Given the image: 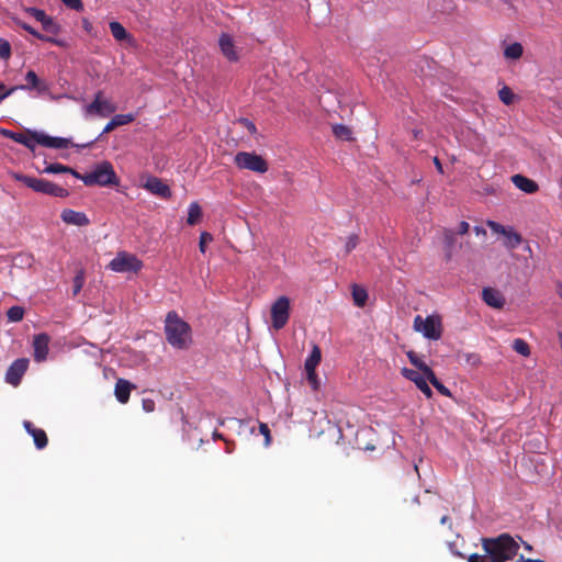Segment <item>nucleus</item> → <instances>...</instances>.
<instances>
[{"label":"nucleus","instance_id":"obj_1","mask_svg":"<svg viewBox=\"0 0 562 562\" xmlns=\"http://www.w3.org/2000/svg\"><path fill=\"white\" fill-rule=\"evenodd\" d=\"M482 547L490 562H506L513 560L519 549V543L509 535L496 538H483Z\"/></svg>","mask_w":562,"mask_h":562},{"label":"nucleus","instance_id":"obj_2","mask_svg":"<svg viewBox=\"0 0 562 562\" xmlns=\"http://www.w3.org/2000/svg\"><path fill=\"white\" fill-rule=\"evenodd\" d=\"M165 333L167 341L177 349H187L191 344V328L176 312L166 316Z\"/></svg>","mask_w":562,"mask_h":562},{"label":"nucleus","instance_id":"obj_3","mask_svg":"<svg viewBox=\"0 0 562 562\" xmlns=\"http://www.w3.org/2000/svg\"><path fill=\"white\" fill-rule=\"evenodd\" d=\"M74 177L81 180L86 186L109 187L119 183L115 170L110 161L97 164L89 172L81 175L74 172Z\"/></svg>","mask_w":562,"mask_h":562},{"label":"nucleus","instance_id":"obj_4","mask_svg":"<svg viewBox=\"0 0 562 562\" xmlns=\"http://www.w3.org/2000/svg\"><path fill=\"white\" fill-rule=\"evenodd\" d=\"M16 181L24 183L35 192L45 193L52 196L66 198L69 195L67 189L59 187L48 180L33 178L21 173H13L12 176Z\"/></svg>","mask_w":562,"mask_h":562},{"label":"nucleus","instance_id":"obj_5","mask_svg":"<svg viewBox=\"0 0 562 562\" xmlns=\"http://www.w3.org/2000/svg\"><path fill=\"white\" fill-rule=\"evenodd\" d=\"M116 105L106 98H103V92L98 91L91 103L82 108L83 116L89 119L91 116L108 117L116 111Z\"/></svg>","mask_w":562,"mask_h":562},{"label":"nucleus","instance_id":"obj_6","mask_svg":"<svg viewBox=\"0 0 562 562\" xmlns=\"http://www.w3.org/2000/svg\"><path fill=\"white\" fill-rule=\"evenodd\" d=\"M109 268L119 273L138 272L143 268V262L133 254L120 251L110 261Z\"/></svg>","mask_w":562,"mask_h":562},{"label":"nucleus","instance_id":"obj_7","mask_svg":"<svg viewBox=\"0 0 562 562\" xmlns=\"http://www.w3.org/2000/svg\"><path fill=\"white\" fill-rule=\"evenodd\" d=\"M234 162L240 169L250 170L257 173H265L268 170L267 161L256 153L239 151L235 155Z\"/></svg>","mask_w":562,"mask_h":562},{"label":"nucleus","instance_id":"obj_8","mask_svg":"<svg viewBox=\"0 0 562 562\" xmlns=\"http://www.w3.org/2000/svg\"><path fill=\"white\" fill-rule=\"evenodd\" d=\"M414 328L431 340H438L441 337V322L438 316L423 318L420 315H417L414 319Z\"/></svg>","mask_w":562,"mask_h":562},{"label":"nucleus","instance_id":"obj_9","mask_svg":"<svg viewBox=\"0 0 562 562\" xmlns=\"http://www.w3.org/2000/svg\"><path fill=\"white\" fill-rule=\"evenodd\" d=\"M271 327L276 330L282 329L290 317V300L282 295L271 305Z\"/></svg>","mask_w":562,"mask_h":562},{"label":"nucleus","instance_id":"obj_10","mask_svg":"<svg viewBox=\"0 0 562 562\" xmlns=\"http://www.w3.org/2000/svg\"><path fill=\"white\" fill-rule=\"evenodd\" d=\"M486 225L493 233L503 237V245L507 249H515L522 241L521 235L517 233L513 226H504L492 220H488Z\"/></svg>","mask_w":562,"mask_h":562},{"label":"nucleus","instance_id":"obj_11","mask_svg":"<svg viewBox=\"0 0 562 562\" xmlns=\"http://www.w3.org/2000/svg\"><path fill=\"white\" fill-rule=\"evenodd\" d=\"M29 367V359L20 358L12 362L5 373V382L18 386L21 382L23 374L26 372Z\"/></svg>","mask_w":562,"mask_h":562},{"label":"nucleus","instance_id":"obj_12","mask_svg":"<svg viewBox=\"0 0 562 562\" xmlns=\"http://www.w3.org/2000/svg\"><path fill=\"white\" fill-rule=\"evenodd\" d=\"M401 372L404 378L414 382L415 385L427 398H430L432 396V391L428 385L429 381L424 373L408 368H403Z\"/></svg>","mask_w":562,"mask_h":562},{"label":"nucleus","instance_id":"obj_13","mask_svg":"<svg viewBox=\"0 0 562 562\" xmlns=\"http://www.w3.org/2000/svg\"><path fill=\"white\" fill-rule=\"evenodd\" d=\"M49 341L50 338L45 333L37 334L33 337V357L36 362L41 363L47 359Z\"/></svg>","mask_w":562,"mask_h":562},{"label":"nucleus","instance_id":"obj_14","mask_svg":"<svg viewBox=\"0 0 562 562\" xmlns=\"http://www.w3.org/2000/svg\"><path fill=\"white\" fill-rule=\"evenodd\" d=\"M32 136L36 144L48 148H68L70 145V140L68 138L54 137L37 131L32 132Z\"/></svg>","mask_w":562,"mask_h":562},{"label":"nucleus","instance_id":"obj_15","mask_svg":"<svg viewBox=\"0 0 562 562\" xmlns=\"http://www.w3.org/2000/svg\"><path fill=\"white\" fill-rule=\"evenodd\" d=\"M144 189L149 191L151 194H155L157 196L168 199L171 196V190L170 188L165 184L159 178L157 177H148L146 179V182L143 184Z\"/></svg>","mask_w":562,"mask_h":562},{"label":"nucleus","instance_id":"obj_16","mask_svg":"<svg viewBox=\"0 0 562 562\" xmlns=\"http://www.w3.org/2000/svg\"><path fill=\"white\" fill-rule=\"evenodd\" d=\"M60 217L66 224L79 227L87 226L90 223L88 216L83 212H78L71 209H65L61 212Z\"/></svg>","mask_w":562,"mask_h":562},{"label":"nucleus","instance_id":"obj_17","mask_svg":"<svg viewBox=\"0 0 562 562\" xmlns=\"http://www.w3.org/2000/svg\"><path fill=\"white\" fill-rule=\"evenodd\" d=\"M33 131H29V135L22 133H15L10 130L0 128V134L13 139L14 142L24 145L26 148L34 150L36 142L32 136Z\"/></svg>","mask_w":562,"mask_h":562},{"label":"nucleus","instance_id":"obj_18","mask_svg":"<svg viewBox=\"0 0 562 562\" xmlns=\"http://www.w3.org/2000/svg\"><path fill=\"white\" fill-rule=\"evenodd\" d=\"M482 299L488 306L494 308H502L505 304L502 293L493 288H484Z\"/></svg>","mask_w":562,"mask_h":562},{"label":"nucleus","instance_id":"obj_19","mask_svg":"<svg viewBox=\"0 0 562 562\" xmlns=\"http://www.w3.org/2000/svg\"><path fill=\"white\" fill-rule=\"evenodd\" d=\"M220 48L223 55L231 61L238 59L237 52L235 49L234 42L228 34H222L218 41Z\"/></svg>","mask_w":562,"mask_h":562},{"label":"nucleus","instance_id":"obj_20","mask_svg":"<svg viewBox=\"0 0 562 562\" xmlns=\"http://www.w3.org/2000/svg\"><path fill=\"white\" fill-rule=\"evenodd\" d=\"M23 425L25 430L33 437L37 449H43L47 446V436L43 429L35 428L29 420H25Z\"/></svg>","mask_w":562,"mask_h":562},{"label":"nucleus","instance_id":"obj_21","mask_svg":"<svg viewBox=\"0 0 562 562\" xmlns=\"http://www.w3.org/2000/svg\"><path fill=\"white\" fill-rule=\"evenodd\" d=\"M512 181L519 190L528 194L537 192L539 188L533 180L521 175L513 176Z\"/></svg>","mask_w":562,"mask_h":562},{"label":"nucleus","instance_id":"obj_22","mask_svg":"<svg viewBox=\"0 0 562 562\" xmlns=\"http://www.w3.org/2000/svg\"><path fill=\"white\" fill-rule=\"evenodd\" d=\"M134 120H135V116H134V114H131V113H128V114H116L104 126L101 135L108 134V133L112 132L114 128H116L117 126H122V125L128 124V123L133 122Z\"/></svg>","mask_w":562,"mask_h":562},{"label":"nucleus","instance_id":"obj_23","mask_svg":"<svg viewBox=\"0 0 562 562\" xmlns=\"http://www.w3.org/2000/svg\"><path fill=\"white\" fill-rule=\"evenodd\" d=\"M109 26H110L113 37L117 42L125 41L128 44L134 43L133 36L125 30V27L120 22L112 21V22H110Z\"/></svg>","mask_w":562,"mask_h":562},{"label":"nucleus","instance_id":"obj_24","mask_svg":"<svg viewBox=\"0 0 562 562\" xmlns=\"http://www.w3.org/2000/svg\"><path fill=\"white\" fill-rule=\"evenodd\" d=\"M133 385L124 379H119L115 384V396L120 403H126L130 398Z\"/></svg>","mask_w":562,"mask_h":562},{"label":"nucleus","instance_id":"obj_25","mask_svg":"<svg viewBox=\"0 0 562 562\" xmlns=\"http://www.w3.org/2000/svg\"><path fill=\"white\" fill-rule=\"evenodd\" d=\"M322 359L321 349L318 346L314 345L312 348V351L304 363L305 372H310L311 374H314V371H316L317 366L319 364Z\"/></svg>","mask_w":562,"mask_h":562},{"label":"nucleus","instance_id":"obj_26","mask_svg":"<svg viewBox=\"0 0 562 562\" xmlns=\"http://www.w3.org/2000/svg\"><path fill=\"white\" fill-rule=\"evenodd\" d=\"M407 357L411 363L418 369L419 372L424 373L426 376L429 375L432 370L428 367L425 361H423L414 351H408Z\"/></svg>","mask_w":562,"mask_h":562},{"label":"nucleus","instance_id":"obj_27","mask_svg":"<svg viewBox=\"0 0 562 562\" xmlns=\"http://www.w3.org/2000/svg\"><path fill=\"white\" fill-rule=\"evenodd\" d=\"M352 299L357 306L362 307L368 300V292L364 288L357 284L352 285Z\"/></svg>","mask_w":562,"mask_h":562},{"label":"nucleus","instance_id":"obj_28","mask_svg":"<svg viewBox=\"0 0 562 562\" xmlns=\"http://www.w3.org/2000/svg\"><path fill=\"white\" fill-rule=\"evenodd\" d=\"M202 217V210L196 202H192L189 205L187 223L189 225H195Z\"/></svg>","mask_w":562,"mask_h":562},{"label":"nucleus","instance_id":"obj_29","mask_svg":"<svg viewBox=\"0 0 562 562\" xmlns=\"http://www.w3.org/2000/svg\"><path fill=\"white\" fill-rule=\"evenodd\" d=\"M524 53V48L520 43H513L504 49V56L507 59H519Z\"/></svg>","mask_w":562,"mask_h":562},{"label":"nucleus","instance_id":"obj_30","mask_svg":"<svg viewBox=\"0 0 562 562\" xmlns=\"http://www.w3.org/2000/svg\"><path fill=\"white\" fill-rule=\"evenodd\" d=\"M333 133L334 135L342 140H350L352 138V132L351 130L342 124H336L333 126Z\"/></svg>","mask_w":562,"mask_h":562},{"label":"nucleus","instance_id":"obj_31","mask_svg":"<svg viewBox=\"0 0 562 562\" xmlns=\"http://www.w3.org/2000/svg\"><path fill=\"white\" fill-rule=\"evenodd\" d=\"M43 172L45 173H61V172H66V173H70L74 176V172H77L75 169L70 168V167H67V166H64L61 164H50V165H47L45 167V169L43 170Z\"/></svg>","mask_w":562,"mask_h":562},{"label":"nucleus","instance_id":"obj_32","mask_svg":"<svg viewBox=\"0 0 562 562\" xmlns=\"http://www.w3.org/2000/svg\"><path fill=\"white\" fill-rule=\"evenodd\" d=\"M513 349L524 357H528L530 355L529 345L521 338H517L513 341Z\"/></svg>","mask_w":562,"mask_h":562},{"label":"nucleus","instance_id":"obj_33","mask_svg":"<svg viewBox=\"0 0 562 562\" xmlns=\"http://www.w3.org/2000/svg\"><path fill=\"white\" fill-rule=\"evenodd\" d=\"M428 381L432 384V386L442 395L450 396L451 393L448 387H446L435 375L434 371L427 375Z\"/></svg>","mask_w":562,"mask_h":562},{"label":"nucleus","instance_id":"obj_34","mask_svg":"<svg viewBox=\"0 0 562 562\" xmlns=\"http://www.w3.org/2000/svg\"><path fill=\"white\" fill-rule=\"evenodd\" d=\"M10 322H20L24 316V310L21 306H12L7 312Z\"/></svg>","mask_w":562,"mask_h":562},{"label":"nucleus","instance_id":"obj_35","mask_svg":"<svg viewBox=\"0 0 562 562\" xmlns=\"http://www.w3.org/2000/svg\"><path fill=\"white\" fill-rule=\"evenodd\" d=\"M41 24L47 33L57 34L59 32V25L48 15Z\"/></svg>","mask_w":562,"mask_h":562},{"label":"nucleus","instance_id":"obj_36","mask_svg":"<svg viewBox=\"0 0 562 562\" xmlns=\"http://www.w3.org/2000/svg\"><path fill=\"white\" fill-rule=\"evenodd\" d=\"M25 80L27 81V85L24 86L26 87L25 89H34L38 86L40 82L37 75L33 70H29L26 72Z\"/></svg>","mask_w":562,"mask_h":562},{"label":"nucleus","instance_id":"obj_37","mask_svg":"<svg viewBox=\"0 0 562 562\" xmlns=\"http://www.w3.org/2000/svg\"><path fill=\"white\" fill-rule=\"evenodd\" d=\"M498 95L502 102L505 104H510L513 102L514 93L508 87L502 88L498 92Z\"/></svg>","mask_w":562,"mask_h":562},{"label":"nucleus","instance_id":"obj_38","mask_svg":"<svg viewBox=\"0 0 562 562\" xmlns=\"http://www.w3.org/2000/svg\"><path fill=\"white\" fill-rule=\"evenodd\" d=\"M83 283H85V276H83V272L80 271L74 278V290H72L74 295H77L81 291Z\"/></svg>","mask_w":562,"mask_h":562},{"label":"nucleus","instance_id":"obj_39","mask_svg":"<svg viewBox=\"0 0 562 562\" xmlns=\"http://www.w3.org/2000/svg\"><path fill=\"white\" fill-rule=\"evenodd\" d=\"M358 245V236L357 235H350L345 244L344 254L348 255L350 254Z\"/></svg>","mask_w":562,"mask_h":562},{"label":"nucleus","instance_id":"obj_40","mask_svg":"<svg viewBox=\"0 0 562 562\" xmlns=\"http://www.w3.org/2000/svg\"><path fill=\"white\" fill-rule=\"evenodd\" d=\"M11 56V45L8 41L0 38V57L8 59Z\"/></svg>","mask_w":562,"mask_h":562},{"label":"nucleus","instance_id":"obj_41","mask_svg":"<svg viewBox=\"0 0 562 562\" xmlns=\"http://www.w3.org/2000/svg\"><path fill=\"white\" fill-rule=\"evenodd\" d=\"M213 240V237L210 233L203 232L200 235V243H199V249L202 254L205 252L206 244L211 243Z\"/></svg>","mask_w":562,"mask_h":562},{"label":"nucleus","instance_id":"obj_42","mask_svg":"<svg viewBox=\"0 0 562 562\" xmlns=\"http://www.w3.org/2000/svg\"><path fill=\"white\" fill-rule=\"evenodd\" d=\"M26 12L30 13L33 18L36 19V21L41 23L47 18V14L43 10L36 8H27Z\"/></svg>","mask_w":562,"mask_h":562},{"label":"nucleus","instance_id":"obj_43","mask_svg":"<svg viewBox=\"0 0 562 562\" xmlns=\"http://www.w3.org/2000/svg\"><path fill=\"white\" fill-rule=\"evenodd\" d=\"M63 3L72 9V10H76V11H82L83 10V4L81 2V0H61Z\"/></svg>","mask_w":562,"mask_h":562},{"label":"nucleus","instance_id":"obj_44","mask_svg":"<svg viewBox=\"0 0 562 562\" xmlns=\"http://www.w3.org/2000/svg\"><path fill=\"white\" fill-rule=\"evenodd\" d=\"M260 434L265 436V446L268 447L271 442L270 430L267 424L261 423L259 425Z\"/></svg>","mask_w":562,"mask_h":562},{"label":"nucleus","instance_id":"obj_45","mask_svg":"<svg viewBox=\"0 0 562 562\" xmlns=\"http://www.w3.org/2000/svg\"><path fill=\"white\" fill-rule=\"evenodd\" d=\"M468 562H490V559L486 554L479 555V554L474 553L468 558Z\"/></svg>","mask_w":562,"mask_h":562},{"label":"nucleus","instance_id":"obj_46","mask_svg":"<svg viewBox=\"0 0 562 562\" xmlns=\"http://www.w3.org/2000/svg\"><path fill=\"white\" fill-rule=\"evenodd\" d=\"M24 85H21V86H15V87H12L8 90H4V92L2 94H0V102L2 100H4L7 97L11 95L14 91L19 90V89H24Z\"/></svg>","mask_w":562,"mask_h":562},{"label":"nucleus","instance_id":"obj_47","mask_svg":"<svg viewBox=\"0 0 562 562\" xmlns=\"http://www.w3.org/2000/svg\"><path fill=\"white\" fill-rule=\"evenodd\" d=\"M443 236L446 246L451 247L454 243V233L452 231H446Z\"/></svg>","mask_w":562,"mask_h":562},{"label":"nucleus","instance_id":"obj_48","mask_svg":"<svg viewBox=\"0 0 562 562\" xmlns=\"http://www.w3.org/2000/svg\"><path fill=\"white\" fill-rule=\"evenodd\" d=\"M143 408L147 413L153 412L155 409V402L149 398L143 400Z\"/></svg>","mask_w":562,"mask_h":562},{"label":"nucleus","instance_id":"obj_49","mask_svg":"<svg viewBox=\"0 0 562 562\" xmlns=\"http://www.w3.org/2000/svg\"><path fill=\"white\" fill-rule=\"evenodd\" d=\"M306 376H307L308 382L313 386V389L316 390L318 387V381H317L316 371H314V374H311L310 372H306Z\"/></svg>","mask_w":562,"mask_h":562},{"label":"nucleus","instance_id":"obj_50","mask_svg":"<svg viewBox=\"0 0 562 562\" xmlns=\"http://www.w3.org/2000/svg\"><path fill=\"white\" fill-rule=\"evenodd\" d=\"M33 36H35V37H37L38 40H42V41H46V42L55 43L57 45H61V43L59 41H57V40H55L53 37H49V36H45L43 34L38 33L37 31H36V34H33Z\"/></svg>","mask_w":562,"mask_h":562},{"label":"nucleus","instance_id":"obj_51","mask_svg":"<svg viewBox=\"0 0 562 562\" xmlns=\"http://www.w3.org/2000/svg\"><path fill=\"white\" fill-rule=\"evenodd\" d=\"M33 36H35V37H37L38 40H42V41H46V42L55 43L57 45H61V43L59 41H57V40H55L53 37H49V36H45L43 34L38 33L37 31H36V34H33Z\"/></svg>","mask_w":562,"mask_h":562},{"label":"nucleus","instance_id":"obj_52","mask_svg":"<svg viewBox=\"0 0 562 562\" xmlns=\"http://www.w3.org/2000/svg\"><path fill=\"white\" fill-rule=\"evenodd\" d=\"M450 552L458 558H464V555L458 550L456 542H448Z\"/></svg>","mask_w":562,"mask_h":562},{"label":"nucleus","instance_id":"obj_53","mask_svg":"<svg viewBox=\"0 0 562 562\" xmlns=\"http://www.w3.org/2000/svg\"><path fill=\"white\" fill-rule=\"evenodd\" d=\"M15 23L21 26L23 30H25L26 32H29L30 34H36V31L30 26L29 24L24 23V22H21L20 20H15Z\"/></svg>","mask_w":562,"mask_h":562},{"label":"nucleus","instance_id":"obj_54","mask_svg":"<svg viewBox=\"0 0 562 562\" xmlns=\"http://www.w3.org/2000/svg\"><path fill=\"white\" fill-rule=\"evenodd\" d=\"M469 228H470L469 223H468V222H465V221H462V222L459 224L458 233H459L460 235H464V234H467V233H468Z\"/></svg>","mask_w":562,"mask_h":562},{"label":"nucleus","instance_id":"obj_55","mask_svg":"<svg viewBox=\"0 0 562 562\" xmlns=\"http://www.w3.org/2000/svg\"><path fill=\"white\" fill-rule=\"evenodd\" d=\"M82 26L88 33L92 31V24L87 19L82 20Z\"/></svg>","mask_w":562,"mask_h":562},{"label":"nucleus","instance_id":"obj_56","mask_svg":"<svg viewBox=\"0 0 562 562\" xmlns=\"http://www.w3.org/2000/svg\"><path fill=\"white\" fill-rule=\"evenodd\" d=\"M434 164H435V166H436V169H437L440 173H442V172H443L442 165H441L440 160L438 159V157H435V158H434Z\"/></svg>","mask_w":562,"mask_h":562},{"label":"nucleus","instance_id":"obj_57","mask_svg":"<svg viewBox=\"0 0 562 562\" xmlns=\"http://www.w3.org/2000/svg\"><path fill=\"white\" fill-rule=\"evenodd\" d=\"M245 125L247 126V128L249 130V132H251V133H255V132H256V126H255V124H254L252 122H250V121L246 120Z\"/></svg>","mask_w":562,"mask_h":562},{"label":"nucleus","instance_id":"obj_58","mask_svg":"<svg viewBox=\"0 0 562 562\" xmlns=\"http://www.w3.org/2000/svg\"><path fill=\"white\" fill-rule=\"evenodd\" d=\"M474 232L476 235H483V236L486 235V231L481 226H475Z\"/></svg>","mask_w":562,"mask_h":562},{"label":"nucleus","instance_id":"obj_59","mask_svg":"<svg viewBox=\"0 0 562 562\" xmlns=\"http://www.w3.org/2000/svg\"><path fill=\"white\" fill-rule=\"evenodd\" d=\"M517 562H544L542 560H532V559H525L522 555L517 560Z\"/></svg>","mask_w":562,"mask_h":562},{"label":"nucleus","instance_id":"obj_60","mask_svg":"<svg viewBox=\"0 0 562 562\" xmlns=\"http://www.w3.org/2000/svg\"><path fill=\"white\" fill-rule=\"evenodd\" d=\"M468 360L476 363L479 361V357L476 355H469Z\"/></svg>","mask_w":562,"mask_h":562},{"label":"nucleus","instance_id":"obj_61","mask_svg":"<svg viewBox=\"0 0 562 562\" xmlns=\"http://www.w3.org/2000/svg\"><path fill=\"white\" fill-rule=\"evenodd\" d=\"M448 521H449V517H448V516H446V515H445V516H442V517H441V519H440V522H441L442 525H446Z\"/></svg>","mask_w":562,"mask_h":562},{"label":"nucleus","instance_id":"obj_62","mask_svg":"<svg viewBox=\"0 0 562 562\" xmlns=\"http://www.w3.org/2000/svg\"><path fill=\"white\" fill-rule=\"evenodd\" d=\"M558 293H559L560 297L562 299V285L559 286Z\"/></svg>","mask_w":562,"mask_h":562},{"label":"nucleus","instance_id":"obj_63","mask_svg":"<svg viewBox=\"0 0 562 562\" xmlns=\"http://www.w3.org/2000/svg\"><path fill=\"white\" fill-rule=\"evenodd\" d=\"M5 89L4 85L0 82V91H3Z\"/></svg>","mask_w":562,"mask_h":562},{"label":"nucleus","instance_id":"obj_64","mask_svg":"<svg viewBox=\"0 0 562 562\" xmlns=\"http://www.w3.org/2000/svg\"><path fill=\"white\" fill-rule=\"evenodd\" d=\"M525 547H526L527 550L531 549V547L529 544H526Z\"/></svg>","mask_w":562,"mask_h":562}]
</instances>
